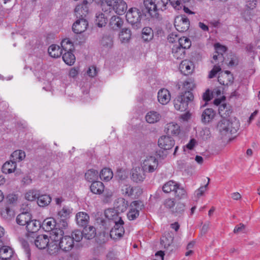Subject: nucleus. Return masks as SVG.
I'll use <instances>...</instances> for the list:
<instances>
[{
	"mask_svg": "<svg viewBox=\"0 0 260 260\" xmlns=\"http://www.w3.org/2000/svg\"><path fill=\"white\" fill-rule=\"evenodd\" d=\"M219 131L223 135L236 133L240 126L238 120L234 118L231 120L223 118L218 125Z\"/></svg>",
	"mask_w": 260,
	"mask_h": 260,
	"instance_id": "nucleus-1",
	"label": "nucleus"
},
{
	"mask_svg": "<svg viewBox=\"0 0 260 260\" xmlns=\"http://www.w3.org/2000/svg\"><path fill=\"white\" fill-rule=\"evenodd\" d=\"M193 100V95L190 91L182 93L177 96L174 101V106L177 110L185 111L187 109L188 103Z\"/></svg>",
	"mask_w": 260,
	"mask_h": 260,
	"instance_id": "nucleus-2",
	"label": "nucleus"
},
{
	"mask_svg": "<svg viewBox=\"0 0 260 260\" xmlns=\"http://www.w3.org/2000/svg\"><path fill=\"white\" fill-rule=\"evenodd\" d=\"M141 11L136 8H131L126 14V19L127 22L136 29L141 27Z\"/></svg>",
	"mask_w": 260,
	"mask_h": 260,
	"instance_id": "nucleus-3",
	"label": "nucleus"
},
{
	"mask_svg": "<svg viewBox=\"0 0 260 260\" xmlns=\"http://www.w3.org/2000/svg\"><path fill=\"white\" fill-rule=\"evenodd\" d=\"M144 208L142 202L135 201L129 205V210L127 213V217L129 220H134L139 216V212Z\"/></svg>",
	"mask_w": 260,
	"mask_h": 260,
	"instance_id": "nucleus-4",
	"label": "nucleus"
},
{
	"mask_svg": "<svg viewBox=\"0 0 260 260\" xmlns=\"http://www.w3.org/2000/svg\"><path fill=\"white\" fill-rule=\"evenodd\" d=\"M36 246L39 249H44L46 247L48 248L51 251L52 247V243H49V237L46 235H41L37 236L34 241Z\"/></svg>",
	"mask_w": 260,
	"mask_h": 260,
	"instance_id": "nucleus-5",
	"label": "nucleus"
},
{
	"mask_svg": "<svg viewBox=\"0 0 260 260\" xmlns=\"http://www.w3.org/2000/svg\"><path fill=\"white\" fill-rule=\"evenodd\" d=\"M174 25L178 31L185 32L189 28V21L185 16H178L175 19Z\"/></svg>",
	"mask_w": 260,
	"mask_h": 260,
	"instance_id": "nucleus-6",
	"label": "nucleus"
},
{
	"mask_svg": "<svg viewBox=\"0 0 260 260\" xmlns=\"http://www.w3.org/2000/svg\"><path fill=\"white\" fill-rule=\"evenodd\" d=\"M158 161L154 156H147L143 160L142 169L149 173L153 172L157 168Z\"/></svg>",
	"mask_w": 260,
	"mask_h": 260,
	"instance_id": "nucleus-7",
	"label": "nucleus"
},
{
	"mask_svg": "<svg viewBox=\"0 0 260 260\" xmlns=\"http://www.w3.org/2000/svg\"><path fill=\"white\" fill-rule=\"evenodd\" d=\"M108 3L112 4V10L118 15H122L126 11L127 6L123 0H110Z\"/></svg>",
	"mask_w": 260,
	"mask_h": 260,
	"instance_id": "nucleus-8",
	"label": "nucleus"
},
{
	"mask_svg": "<svg viewBox=\"0 0 260 260\" xmlns=\"http://www.w3.org/2000/svg\"><path fill=\"white\" fill-rule=\"evenodd\" d=\"M50 233V238L51 240L53 241V245L52 247H54L53 249L54 252L57 251L59 248H58V242L60 241L61 239L63 237L62 236L64 234L63 231L62 229L58 228H55L54 229L51 230Z\"/></svg>",
	"mask_w": 260,
	"mask_h": 260,
	"instance_id": "nucleus-9",
	"label": "nucleus"
},
{
	"mask_svg": "<svg viewBox=\"0 0 260 260\" xmlns=\"http://www.w3.org/2000/svg\"><path fill=\"white\" fill-rule=\"evenodd\" d=\"M124 222L120 221L114 223V227L111 230L110 235L111 238L113 239H118L122 237L124 233L123 228Z\"/></svg>",
	"mask_w": 260,
	"mask_h": 260,
	"instance_id": "nucleus-10",
	"label": "nucleus"
},
{
	"mask_svg": "<svg viewBox=\"0 0 260 260\" xmlns=\"http://www.w3.org/2000/svg\"><path fill=\"white\" fill-rule=\"evenodd\" d=\"M158 146L165 150L171 149L175 145V141L168 136H162L158 140Z\"/></svg>",
	"mask_w": 260,
	"mask_h": 260,
	"instance_id": "nucleus-11",
	"label": "nucleus"
},
{
	"mask_svg": "<svg viewBox=\"0 0 260 260\" xmlns=\"http://www.w3.org/2000/svg\"><path fill=\"white\" fill-rule=\"evenodd\" d=\"M144 5L146 12H147L152 17L158 18V10L154 0H144Z\"/></svg>",
	"mask_w": 260,
	"mask_h": 260,
	"instance_id": "nucleus-12",
	"label": "nucleus"
},
{
	"mask_svg": "<svg viewBox=\"0 0 260 260\" xmlns=\"http://www.w3.org/2000/svg\"><path fill=\"white\" fill-rule=\"evenodd\" d=\"M59 247L64 251H69L71 250L74 247V241H73V238L69 236H65L63 237L58 242V248Z\"/></svg>",
	"mask_w": 260,
	"mask_h": 260,
	"instance_id": "nucleus-13",
	"label": "nucleus"
},
{
	"mask_svg": "<svg viewBox=\"0 0 260 260\" xmlns=\"http://www.w3.org/2000/svg\"><path fill=\"white\" fill-rule=\"evenodd\" d=\"M87 21L84 18H80L73 24L72 29L76 34H81L87 29Z\"/></svg>",
	"mask_w": 260,
	"mask_h": 260,
	"instance_id": "nucleus-14",
	"label": "nucleus"
},
{
	"mask_svg": "<svg viewBox=\"0 0 260 260\" xmlns=\"http://www.w3.org/2000/svg\"><path fill=\"white\" fill-rule=\"evenodd\" d=\"M234 78L229 71H226L224 72L219 73L218 81L220 84L223 85H229L233 82Z\"/></svg>",
	"mask_w": 260,
	"mask_h": 260,
	"instance_id": "nucleus-15",
	"label": "nucleus"
},
{
	"mask_svg": "<svg viewBox=\"0 0 260 260\" xmlns=\"http://www.w3.org/2000/svg\"><path fill=\"white\" fill-rule=\"evenodd\" d=\"M144 170L140 167H136L132 171V179L137 183L142 182L145 179Z\"/></svg>",
	"mask_w": 260,
	"mask_h": 260,
	"instance_id": "nucleus-16",
	"label": "nucleus"
},
{
	"mask_svg": "<svg viewBox=\"0 0 260 260\" xmlns=\"http://www.w3.org/2000/svg\"><path fill=\"white\" fill-rule=\"evenodd\" d=\"M105 217L109 220L113 221L114 223L122 222L121 217L119 216L118 212L114 209H108L105 211Z\"/></svg>",
	"mask_w": 260,
	"mask_h": 260,
	"instance_id": "nucleus-17",
	"label": "nucleus"
},
{
	"mask_svg": "<svg viewBox=\"0 0 260 260\" xmlns=\"http://www.w3.org/2000/svg\"><path fill=\"white\" fill-rule=\"evenodd\" d=\"M121 191L123 195L128 197H136L138 196L137 193H140V189L138 187H134L129 184H124L121 188Z\"/></svg>",
	"mask_w": 260,
	"mask_h": 260,
	"instance_id": "nucleus-18",
	"label": "nucleus"
},
{
	"mask_svg": "<svg viewBox=\"0 0 260 260\" xmlns=\"http://www.w3.org/2000/svg\"><path fill=\"white\" fill-rule=\"evenodd\" d=\"M193 63L188 60L182 61L179 66L180 72L185 75L191 74L193 71Z\"/></svg>",
	"mask_w": 260,
	"mask_h": 260,
	"instance_id": "nucleus-19",
	"label": "nucleus"
},
{
	"mask_svg": "<svg viewBox=\"0 0 260 260\" xmlns=\"http://www.w3.org/2000/svg\"><path fill=\"white\" fill-rule=\"evenodd\" d=\"M157 99L159 103L166 105L171 100V94L168 90L162 88L158 91Z\"/></svg>",
	"mask_w": 260,
	"mask_h": 260,
	"instance_id": "nucleus-20",
	"label": "nucleus"
},
{
	"mask_svg": "<svg viewBox=\"0 0 260 260\" xmlns=\"http://www.w3.org/2000/svg\"><path fill=\"white\" fill-rule=\"evenodd\" d=\"M100 45L106 50L111 49L113 46V38L109 34L104 35L100 41Z\"/></svg>",
	"mask_w": 260,
	"mask_h": 260,
	"instance_id": "nucleus-21",
	"label": "nucleus"
},
{
	"mask_svg": "<svg viewBox=\"0 0 260 260\" xmlns=\"http://www.w3.org/2000/svg\"><path fill=\"white\" fill-rule=\"evenodd\" d=\"M76 222L79 226L85 227L89 221V216L85 212H78L76 216Z\"/></svg>",
	"mask_w": 260,
	"mask_h": 260,
	"instance_id": "nucleus-22",
	"label": "nucleus"
},
{
	"mask_svg": "<svg viewBox=\"0 0 260 260\" xmlns=\"http://www.w3.org/2000/svg\"><path fill=\"white\" fill-rule=\"evenodd\" d=\"M165 131L169 135L177 136L180 132V126L176 123L170 122L166 125Z\"/></svg>",
	"mask_w": 260,
	"mask_h": 260,
	"instance_id": "nucleus-23",
	"label": "nucleus"
},
{
	"mask_svg": "<svg viewBox=\"0 0 260 260\" xmlns=\"http://www.w3.org/2000/svg\"><path fill=\"white\" fill-rule=\"evenodd\" d=\"M31 219V215L28 212H22L19 214L16 218V222L20 225H27V224Z\"/></svg>",
	"mask_w": 260,
	"mask_h": 260,
	"instance_id": "nucleus-24",
	"label": "nucleus"
},
{
	"mask_svg": "<svg viewBox=\"0 0 260 260\" xmlns=\"http://www.w3.org/2000/svg\"><path fill=\"white\" fill-rule=\"evenodd\" d=\"M13 255V250L10 247L5 246L0 248V258L2 260H11Z\"/></svg>",
	"mask_w": 260,
	"mask_h": 260,
	"instance_id": "nucleus-25",
	"label": "nucleus"
},
{
	"mask_svg": "<svg viewBox=\"0 0 260 260\" xmlns=\"http://www.w3.org/2000/svg\"><path fill=\"white\" fill-rule=\"evenodd\" d=\"M75 13L77 18H84L88 13L87 6L83 4L77 6L75 9Z\"/></svg>",
	"mask_w": 260,
	"mask_h": 260,
	"instance_id": "nucleus-26",
	"label": "nucleus"
},
{
	"mask_svg": "<svg viewBox=\"0 0 260 260\" xmlns=\"http://www.w3.org/2000/svg\"><path fill=\"white\" fill-rule=\"evenodd\" d=\"M160 114L156 111H151L147 113L145 119L147 122L149 123H154L157 122L161 119Z\"/></svg>",
	"mask_w": 260,
	"mask_h": 260,
	"instance_id": "nucleus-27",
	"label": "nucleus"
},
{
	"mask_svg": "<svg viewBox=\"0 0 260 260\" xmlns=\"http://www.w3.org/2000/svg\"><path fill=\"white\" fill-rule=\"evenodd\" d=\"M91 191L96 194H100L104 191V184L99 181H93L90 186Z\"/></svg>",
	"mask_w": 260,
	"mask_h": 260,
	"instance_id": "nucleus-28",
	"label": "nucleus"
},
{
	"mask_svg": "<svg viewBox=\"0 0 260 260\" xmlns=\"http://www.w3.org/2000/svg\"><path fill=\"white\" fill-rule=\"evenodd\" d=\"M215 113L211 108L205 109L202 115V121L204 123H208L214 117Z\"/></svg>",
	"mask_w": 260,
	"mask_h": 260,
	"instance_id": "nucleus-29",
	"label": "nucleus"
},
{
	"mask_svg": "<svg viewBox=\"0 0 260 260\" xmlns=\"http://www.w3.org/2000/svg\"><path fill=\"white\" fill-rule=\"evenodd\" d=\"M40 228V222L37 220H31V219L29 220L26 226L27 232L31 233L38 232Z\"/></svg>",
	"mask_w": 260,
	"mask_h": 260,
	"instance_id": "nucleus-30",
	"label": "nucleus"
},
{
	"mask_svg": "<svg viewBox=\"0 0 260 260\" xmlns=\"http://www.w3.org/2000/svg\"><path fill=\"white\" fill-rule=\"evenodd\" d=\"M49 55L54 58H58L63 53L62 49L58 45L53 44L49 46L48 49Z\"/></svg>",
	"mask_w": 260,
	"mask_h": 260,
	"instance_id": "nucleus-31",
	"label": "nucleus"
},
{
	"mask_svg": "<svg viewBox=\"0 0 260 260\" xmlns=\"http://www.w3.org/2000/svg\"><path fill=\"white\" fill-rule=\"evenodd\" d=\"M123 23V22L120 17L113 16L110 20L109 25L112 29L117 30L122 26Z\"/></svg>",
	"mask_w": 260,
	"mask_h": 260,
	"instance_id": "nucleus-32",
	"label": "nucleus"
},
{
	"mask_svg": "<svg viewBox=\"0 0 260 260\" xmlns=\"http://www.w3.org/2000/svg\"><path fill=\"white\" fill-rule=\"evenodd\" d=\"M128 203L123 198L118 199L115 203V207L118 212H123L127 209Z\"/></svg>",
	"mask_w": 260,
	"mask_h": 260,
	"instance_id": "nucleus-33",
	"label": "nucleus"
},
{
	"mask_svg": "<svg viewBox=\"0 0 260 260\" xmlns=\"http://www.w3.org/2000/svg\"><path fill=\"white\" fill-rule=\"evenodd\" d=\"M174 239L173 234L172 233H166L161 239V244L165 248H168L173 243Z\"/></svg>",
	"mask_w": 260,
	"mask_h": 260,
	"instance_id": "nucleus-34",
	"label": "nucleus"
},
{
	"mask_svg": "<svg viewBox=\"0 0 260 260\" xmlns=\"http://www.w3.org/2000/svg\"><path fill=\"white\" fill-rule=\"evenodd\" d=\"M131 31L127 28H123L119 34V39L122 43H127L131 38Z\"/></svg>",
	"mask_w": 260,
	"mask_h": 260,
	"instance_id": "nucleus-35",
	"label": "nucleus"
},
{
	"mask_svg": "<svg viewBox=\"0 0 260 260\" xmlns=\"http://www.w3.org/2000/svg\"><path fill=\"white\" fill-rule=\"evenodd\" d=\"M16 168V163L12 159L5 162L2 167V171L6 174H10L13 172Z\"/></svg>",
	"mask_w": 260,
	"mask_h": 260,
	"instance_id": "nucleus-36",
	"label": "nucleus"
},
{
	"mask_svg": "<svg viewBox=\"0 0 260 260\" xmlns=\"http://www.w3.org/2000/svg\"><path fill=\"white\" fill-rule=\"evenodd\" d=\"M99 172L94 169L88 170L85 174L86 180L89 182L96 181L99 178Z\"/></svg>",
	"mask_w": 260,
	"mask_h": 260,
	"instance_id": "nucleus-37",
	"label": "nucleus"
},
{
	"mask_svg": "<svg viewBox=\"0 0 260 260\" xmlns=\"http://www.w3.org/2000/svg\"><path fill=\"white\" fill-rule=\"evenodd\" d=\"M37 203L40 207H45L48 206L51 201V197L47 194H42L37 197Z\"/></svg>",
	"mask_w": 260,
	"mask_h": 260,
	"instance_id": "nucleus-38",
	"label": "nucleus"
},
{
	"mask_svg": "<svg viewBox=\"0 0 260 260\" xmlns=\"http://www.w3.org/2000/svg\"><path fill=\"white\" fill-rule=\"evenodd\" d=\"M42 226L45 231H51L55 228L56 221L52 218H47L43 221Z\"/></svg>",
	"mask_w": 260,
	"mask_h": 260,
	"instance_id": "nucleus-39",
	"label": "nucleus"
},
{
	"mask_svg": "<svg viewBox=\"0 0 260 260\" xmlns=\"http://www.w3.org/2000/svg\"><path fill=\"white\" fill-rule=\"evenodd\" d=\"M62 59L66 64L72 66L74 63L76 58L72 51H68L62 53Z\"/></svg>",
	"mask_w": 260,
	"mask_h": 260,
	"instance_id": "nucleus-40",
	"label": "nucleus"
},
{
	"mask_svg": "<svg viewBox=\"0 0 260 260\" xmlns=\"http://www.w3.org/2000/svg\"><path fill=\"white\" fill-rule=\"evenodd\" d=\"M83 231L84 237L87 239H91L95 236V229L93 226H85Z\"/></svg>",
	"mask_w": 260,
	"mask_h": 260,
	"instance_id": "nucleus-41",
	"label": "nucleus"
},
{
	"mask_svg": "<svg viewBox=\"0 0 260 260\" xmlns=\"http://www.w3.org/2000/svg\"><path fill=\"white\" fill-rule=\"evenodd\" d=\"M99 176L101 180L108 181L112 178L113 174L111 169L104 168L102 170Z\"/></svg>",
	"mask_w": 260,
	"mask_h": 260,
	"instance_id": "nucleus-42",
	"label": "nucleus"
},
{
	"mask_svg": "<svg viewBox=\"0 0 260 260\" xmlns=\"http://www.w3.org/2000/svg\"><path fill=\"white\" fill-rule=\"evenodd\" d=\"M174 57L177 59H182L185 56V49L178 46H174L172 49Z\"/></svg>",
	"mask_w": 260,
	"mask_h": 260,
	"instance_id": "nucleus-43",
	"label": "nucleus"
},
{
	"mask_svg": "<svg viewBox=\"0 0 260 260\" xmlns=\"http://www.w3.org/2000/svg\"><path fill=\"white\" fill-rule=\"evenodd\" d=\"M153 37V31L150 27H146L142 29V38L144 41H149L151 40Z\"/></svg>",
	"mask_w": 260,
	"mask_h": 260,
	"instance_id": "nucleus-44",
	"label": "nucleus"
},
{
	"mask_svg": "<svg viewBox=\"0 0 260 260\" xmlns=\"http://www.w3.org/2000/svg\"><path fill=\"white\" fill-rule=\"evenodd\" d=\"M62 51H73L74 46L73 43L68 38L63 39L61 43Z\"/></svg>",
	"mask_w": 260,
	"mask_h": 260,
	"instance_id": "nucleus-45",
	"label": "nucleus"
},
{
	"mask_svg": "<svg viewBox=\"0 0 260 260\" xmlns=\"http://www.w3.org/2000/svg\"><path fill=\"white\" fill-rule=\"evenodd\" d=\"M25 157V152L21 150H16L11 154V159L12 160L14 161L15 163L16 161H20L22 160Z\"/></svg>",
	"mask_w": 260,
	"mask_h": 260,
	"instance_id": "nucleus-46",
	"label": "nucleus"
},
{
	"mask_svg": "<svg viewBox=\"0 0 260 260\" xmlns=\"http://www.w3.org/2000/svg\"><path fill=\"white\" fill-rule=\"evenodd\" d=\"M1 215L4 219L10 220L14 216V212L10 208L6 207L1 211Z\"/></svg>",
	"mask_w": 260,
	"mask_h": 260,
	"instance_id": "nucleus-47",
	"label": "nucleus"
},
{
	"mask_svg": "<svg viewBox=\"0 0 260 260\" xmlns=\"http://www.w3.org/2000/svg\"><path fill=\"white\" fill-rule=\"evenodd\" d=\"M177 183L173 181H169L166 183L163 187L162 190L166 193H169L174 191L176 189Z\"/></svg>",
	"mask_w": 260,
	"mask_h": 260,
	"instance_id": "nucleus-48",
	"label": "nucleus"
},
{
	"mask_svg": "<svg viewBox=\"0 0 260 260\" xmlns=\"http://www.w3.org/2000/svg\"><path fill=\"white\" fill-rule=\"evenodd\" d=\"M178 42L179 45H178V46L184 49L189 48L191 45L190 40L185 37L179 38L178 39Z\"/></svg>",
	"mask_w": 260,
	"mask_h": 260,
	"instance_id": "nucleus-49",
	"label": "nucleus"
},
{
	"mask_svg": "<svg viewBox=\"0 0 260 260\" xmlns=\"http://www.w3.org/2000/svg\"><path fill=\"white\" fill-rule=\"evenodd\" d=\"M96 17V22L98 26L102 27L107 23L108 19L105 14H99Z\"/></svg>",
	"mask_w": 260,
	"mask_h": 260,
	"instance_id": "nucleus-50",
	"label": "nucleus"
},
{
	"mask_svg": "<svg viewBox=\"0 0 260 260\" xmlns=\"http://www.w3.org/2000/svg\"><path fill=\"white\" fill-rule=\"evenodd\" d=\"M176 197L179 199L184 198L186 196V190L182 187H180L178 184L176 186V189L174 191Z\"/></svg>",
	"mask_w": 260,
	"mask_h": 260,
	"instance_id": "nucleus-51",
	"label": "nucleus"
},
{
	"mask_svg": "<svg viewBox=\"0 0 260 260\" xmlns=\"http://www.w3.org/2000/svg\"><path fill=\"white\" fill-rule=\"evenodd\" d=\"M39 196V192L37 190H29L25 195V199L29 201H35Z\"/></svg>",
	"mask_w": 260,
	"mask_h": 260,
	"instance_id": "nucleus-52",
	"label": "nucleus"
},
{
	"mask_svg": "<svg viewBox=\"0 0 260 260\" xmlns=\"http://www.w3.org/2000/svg\"><path fill=\"white\" fill-rule=\"evenodd\" d=\"M158 11H164L167 9L169 0H154Z\"/></svg>",
	"mask_w": 260,
	"mask_h": 260,
	"instance_id": "nucleus-53",
	"label": "nucleus"
},
{
	"mask_svg": "<svg viewBox=\"0 0 260 260\" xmlns=\"http://www.w3.org/2000/svg\"><path fill=\"white\" fill-rule=\"evenodd\" d=\"M83 237V231L81 232L79 230H75L72 233L71 238H73V241L79 242L82 239Z\"/></svg>",
	"mask_w": 260,
	"mask_h": 260,
	"instance_id": "nucleus-54",
	"label": "nucleus"
},
{
	"mask_svg": "<svg viewBox=\"0 0 260 260\" xmlns=\"http://www.w3.org/2000/svg\"><path fill=\"white\" fill-rule=\"evenodd\" d=\"M209 181L210 179L208 178V183L206 185L200 187L195 191L194 194L197 198H199L201 196H202L204 194V192L207 190V186L209 184Z\"/></svg>",
	"mask_w": 260,
	"mask_h": 260,
	"instance_id": "nucleus-55",
	"label": "nucleus"
},
{
	"mask_svg": "<svg viewBox=\"0 0 260 260\" xmlns=\"http://www.w3.org/2000/svg\"><path fill=\"white\" fill-rule=\"evenodd\" d=\"M224 61V57L223 54H219V53H215L213 56V59L211 61L212 63L215 64V65L218 66L219 62H223Z\"/></svg>",
	"mask_w": 260,
	"mask_h": 260,
	"instance_id": "nucleus-56",
	"label": "nucleus"
},
{
	"mask_svg": "<svg viewBox=\"0 0 260 260\" xmlns=\"http://www.w3.org/2000/svg\"><path fill=\"white\" fill-rule=\"evenodd\" d=\"M227 109V106L224 104L220 105L219 107V114L224 118L228 116L230 113V111H228Z\"/></svg>",
	"mask_w": 260,
	"mask_h": 260,
	"instance_id": "nucleus-57",
	"label": "nucleus"
},
{
	"mask_svg": "<svg viewBox=\"0 0 260 260\" xmlns=\"http://www.w3.org/2000/svg\"><path fill=\"white\" fill-rule=\"evenodd\" d=\"M71 213V210L67 206H64L58 212V215L60 217H67Z\"/></svg>",
	"mask_w": 260,
	"mask_h": 260,
	"instance_id": "nucleus-58",
	"label": "nucleus"
},
{
	"mask_svg": "<svg viewBox=\"0 0 260 260\" xmlns=\"http://www.w3.org/2000/svg\"><path fill=\"white\" fill-rule=\"evenodd\" d=\"M246 226L242 223L236 225L233 231L234 233L238 234L240 233H244L245 232Z\"/></svg>",
	"mask_w": 260,
	"mask_h": 260,
	"instance_id": "nucleus-59",
	"label": "nucleus"
},
{
	"mask_svg": "<svg viewBox=\"0 0 260 260\" xmlns=\"http://www.w3.org/2000/svg\"><path fill=\"white\" fill-rule=\"evenodd\" d=\"M184 205L181 203L177 204L175 208L172 210V212L177 214L182 213L184 210Z\"/></svg>",
	"mask_w": 260,
	"mask_h": 260,
	"instance_id": "nucleus-60",
	"label": "nucleus"
},
{
	"mask_svg": "<svg viewBox=\"0 0 260 260\" xmlns=\"http://www.w3.org/2000/svg\"><path fill=\"white\" fill-rule=\"evenodd\" d=\"M175 204L174 202V200L171 199H168L165 201L164 205L165 206L170 209L172 212V210L174 209V207Z\"/></svg>",
	"mask_w": 260,
	"mask_h": 260,
	"instance_id": "nucleus-61",
	"label": "nucleus"
},
{
	"mask_svg": "<svg viewBox=\"0 0 260 260\" xmlns=\"http://www.w3.org/2000/svg\"><path fill=\"white\" fill-rule=\"evenodd\" d=\"M169 2L176 10H179L182 8V3L180 0H169Z\"/></svg>",
	"mask_w": 260,
	"mask_h": 260,
	"instance_id": "nucleus-62",
	"label": "nucleus"
},
{
	"mask_svg": "<svg viewBox=\"0 0 260 260\" xmlns=\"http://www.w3.org/2000/svg\"><path fill=\"white\" fill-rule=\"evenodd\" d=\"M257 0H246L245 7L247 9L253 10L256 7Z\"/></svg>",
	"mask_w": 260,
	"mask_h": 260,
	"instance_id": "nucleus-63",
	"label": "nucleus"
},
{
	"mask_svg": "<svg viewBox=\"0 0 260 260\" xmlns=\"http://www.w3.org/2000/svg\"><path fill=\"white\" fill-rule=\"evenodd\" d=\"M221 71V68L219 66L215 65L209 74V78H212L216 74Z\"/></svg>",
	"mask_w": 260,
	"mask_h": 260,
	"instance_id": "nucleus-64",
	"label": "nucleus"
}]
</instances>
